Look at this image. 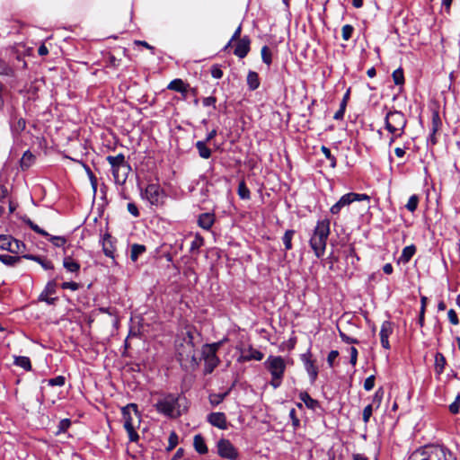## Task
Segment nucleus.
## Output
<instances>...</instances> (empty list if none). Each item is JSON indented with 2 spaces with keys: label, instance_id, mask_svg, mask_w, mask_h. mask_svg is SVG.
Instances as JSON below:
<instances>
[{
  "label": "nucleus",
  "instance_id": "obj_1",
  "mask_svg": "<svg viewBox=\"0 0 460 460\" xmlns=\"http://www.w3.org/2000/svg\"><path fill=\"white\" fill-rule=\"evenodd\" d=\"M194 333L192 328L187 327L176 338V356L181 367H195L199 365V359L196 357Z\"/></svg>",
  "mask_w": 460,
  "mask_h": 460
},
{
  "label": "nucleus",
  "instance_id": "obj_2",
  "mask_svg": "<svg viewBox=\"0 0 460 460\" xmlns=\"http://www.w3.org/2000/svg\"><path fill=\"white\" fill-rule=\"evenodd\" d=\"M330 220L325 218L318 220L309 240L311 249L317 258L323 256L327 245V239L330 234Z\"/></svg>",
  "mask_w": 460,
  "mask_h": 460
},
{
  "label": "nucleus",
  "instance_id": "obj_3",
  "mask_svg": "<svg viewBox=\"0 0 460 460\" xmlns=\"http://www.w3.org/2000/svg\"><path fill=\"white\" fill-rule=\"evenodd\" d=\"M409 460H457V457L445 446L431 445L413 452Z\"/></svg>",
  "mask_w": 460,
  "mask_h": 460
},
{
  "label": "nucleus",
  "instance_id": "obj_4",
  "mask_svg": "<svg viewBox=\"0 0 460 460\" xmlns=\"http://www.w3.org/2000/svg\"><path fill=\"white\" fill-rule=\"evenodd\" d=\"M106 160L111 167V173L115 183L124 184L131 171V167L126 161L125 155L121 153L117 155H108Z\"/></svg>",
  "mask_w": 460,
  "mask_h": 460
},
{
  "label": "nucleus",
  "instance_id": "obj_5",
  "mask_svg": "<svg viewBox=\"0 0 460 460\" xmlns=\"http://www.w3.org/2000/svg\"><path fill=\"white\" fill-rule=\"evenodd\" d=\"M265 368L271 376L270 385L278 388L281 385L286 371V361L281 356L270 355L264 361Z\"/></svg>",
  "mask_w": 460,
  "mask_h": 460
},
{
  "label": "nucleus",
  "instance_id": "obj_6",
  "mask_svg": "<svg viewBox=\"0 0 460 460\" xmlns=\"http://www.w3.org/2000/svg\"><path fill=\"white\" fill-rule=\"evenodd\" d=\"M122 418L124 420V429H126L128 438L131 442L138 440L139 436L136 431L135 419L139 423L140 414L136 403H128L121 408Z\"/></svg>",
  "mask_w": 460,
  "mask_h": 460
},
{
  "label": "nucleus",
  "instance_id": "obj_7",
  "mask_svg": "<svg viewBox=\"0 0 460 460\" xmlns=\"http://www.w3.org/2000/svg\"><path fill=\"white\" fill-rule=\"evenodd\" d=\"M180 396L174 394H168L155 403L156 411L167 417L177 418L181 415Z\"/></svg>",
  "mask_w": 460,
  "mask_h": 460
},
{
  "label": "nucleus",
  "instance_id": "obj_8",
  "mask_svg": "<svg viewBox=\"0 0 460 460\" xmlns=\"http://www.w3.org/2000/svg\"><path fill=\"white\" fill-rule=\"evenodd\" d=\"M222 342H214L211 344H205L202 347L201 356L205 362L204 372L206 374H211L214 369L217 367L220 360L217 355Z\"/></svg>",
  "mask_w": 460,
  "mask_h": 460
},
{
  "label": "nucleus",
  "instance_id": "obj_9",
  "mask_svg": "<svg viewBox=\"0 0 460 460\" xmlns=\"http://www.w3.org/2000/svg\"><path fill=\"white\" fill-rule=\"evenodd\" d=\"M385 124L391 134L398 132V136H402L407 125V119L402 111H390L385 115Z\"/></svg>",
  "mask_w": 460,
  "mask_h": 460
},
{
  "label": "nucleus",
  "instance_id": "obj_10",
  "mask_svg": "<svg viewBox=\"0 0 460 460\" xmlns=\"http://www.w3.org/2000/svg\"><path fill=\"white\" fill-rule=\"evenodd\" d=\"M141 197L151 205L158 207L164 204L166 195L159 184L150 183L141 191Z\"/></svg>",
  "mask_w": 460,
  "mask_h": 460
},
{
  "label": "nucleus",
  "instance_id": "obj_11",
  "mask_svg": "<svg viewBox=\"0 0 460 460\" xmlns=\"http://www.w3.org/2000/svg\"><path fill=\"white\" fill-rule=\"evenodd\" d=\"M369 199V196L365 193L349 192L341 196V199L331 207L330 211L332 214L337 215L341 212V210L343 208L349 206L354 201H362Z\"/></svg>",
  "mask_w": 460,
  "mask_h": 460
},
{
  "label": "nucleus",
  "instance_id": "obj_12",
  "mask_svg": "<svg viewBox=\"0 0 460 460\" xmlns=\"http://www.w3.org/2000/svg\"><path fill=\"white\" fill-rule=\"evenodd\" d=\"M217 447V453L222 458L227 460L237 459L239 456L238 451L228 439L221 438L218 440Z\"/></svg>",
  "mask_w": 460,
  "mask_h": 460
},
{
  "label": "nucleus",
  "instance_id": "obj_13",
  "mask_svg": "<svg viewBox=\"0 0 460 460\" xmlns=\"http://www.w3.org/2000/svg\"><path fill=\"white\" fill-rule=\"evenodd\" d=\"M301 360L304 363L305 369L309 376L310 382L314 384L318 376V367L314 365V361L311 358V353L308 351L302 354Z\"/></svg>",
  "mask_w": 460,
  "mask_h": 460
},
{
  "label": "nucleus",
  "instance_id": "obj_14",
  "mask_svg": "<svg viewBox=\"0 0 460 460\" xmlns=\"http://www.w3.org/2000/svg\"><path fill=\"white\" fill-rule=\"evenodd\" d=\"M207 420L212 426L217 427L222 430L226 429L228 427L226 416L224 412H211L208 415Z\"/></svg>",
  "mask_w": 460,
  "mask_h": 460
},
{
  "label": "nucleus",
  "instance_id": "obj_15",
  "mask_svg": "<svg viewBox=\"0 0 460 460\" xmlns=\"http://www.w3.org/2000/svg\"><path fill=\"white\" fill-rule=\"evenodd\" d=\"M392 333H393L392 323L389 321H385L381 325L379 336H380L381 345L385 349H390L389 337Z\"/></svg>",
  "mask_w": 460,
  "mask_h": 460
},
{
  "label": "nucleus",
  "instance_id": "obj_16",
  "mask_svg": "<svg viewBox=\"0 0 460 460\" xmlns=\"http://www.w3.org/2000/svg\"><path fill=\"white\" fill-rule=\"evenodd\" d=\"M263 353L250 346L248 349L242 350L239 361L247 362L251 360L261 361L263 358Z\"/></svg>",
  "mask_w": 460,
  "mask_h": 460
},
{
  "label": "nucleus",
  "instance_id": "obj_17",
  "mask_svg": "<svg viewBox=\"0 0 460 460\" xmlns=\"http://www.w3.org/2000/svg\"><path fill=\"white\" fill-rule=\"evenodd\" d=\"M250 44L251 40L248 36H244L242 39H240L235 46V49L234 50V54L238 57L239 58H245L249 51H250Z\"/></svg>",
  "mask_w": 460,
  "mask_h": 460
},
{
  "label": "nucleus",
  "instance_id": "obj_18",
  "mask_svg": "<svg viewBox=\"0 0 460 460\" xmlns=\"http://www.w3.org/2000/svg\"><path fill=\"white\" fill-rule=\"evenodd\" d=\"M10 128L13 136L20 135L26 128V121L23 118L13 113L10 118Z\"/></svg>",
  "mask_w": 460,
  "mask_h": 460
},
{
  "label": "nucleus",
  "instance_id": "obj_19",
  "mask_svg": "<svg viewBox=\"0 0 460 460\" xmlns=\"http://www.w3.org/2000/svg\"><path fill=\"white\" fill-rule=\"evenodd\" d=\"M102 251L107 257L114 259L115 246L111 234L106 233L102 238Z\"/></svg>",
  "mask_w": 460,
  "mask_h": 460
},
{
  "label": "nucleus",
  "instance_id": "obj_20",
  "mask_svg": "<svg viewBox=\"0 0 460 460\" xmlns=\"http://www.w3.org/2000/svg\"><path fill=\"white\" fill-rule=\"evenodd\" d=\"M215 223V215L213 213H202L199 216L198 225L204 230H209Z\"/></svg>",
  "mask_w": 460,
  "mask_h": 460
},
{
  "label": "nucleus",
  "instance_id": "obj_21",
  "mask_svg": "<svg viewBox=\"0 0 460 460\" xmlns=\"http://www.w3.org/2000/svg\"><path fill=\"white\" fill-rule=\"evenodd\" d=\"M23 258H26L28 260H31V261L38 262L46 270H50L54 269L52 261L46 258H43V257H40L38 255H31V254L23 255Z\"/></svg>",
  "mask_w": 460,
  "mask_h": 460
},
{
  "label": "nucleus",
  "instance_id": "obj_22",
  "mask_svg": "<svg viewBox=\"0 0 460 460\" xmlns=\"http://www.w3.org/2000/svg\"><path fill=\"white\" fill-rule=\"evenodd\" d=\"M299 399L305 404V406L310 410H316L320 403L317 400L313 399L307 392H301L299 394Z\"/></svg>",
  "mask_w": 460,
  "mask_h": 460
},
{
  "label": "nucleus",
  "instance_id": "obj_23",
  "mask_svg": "<svg viewBox=\"0 0 460 460\" xmlns=\"http://www.w3.org/2000/svg\"><path fill=\"white\" fill-rule=\"evenodd\" d=\"M447 360L445 356L441 352H437L435 355L434 369L438 376H440L444 372Z\"/></svg>",
  "mask_w": 460,
  "mask_h": 460
},
{
  "label": "nucleus",
  "instance_id": "obj_24",
  "mask_svg": "<svg viewBox=\"0 0 460 460\" xmlns=\"http://www.w3.org/2000/svg\"><path fill=\"white\" fill-rule=\"evenodd\" d=\"M260 78L257 72L254 71H249L247 75V85L249 90L254 91L259 88L260 86Z\"/></svg>",
  "mask_w": 460,
  "mask_h": 460
},
{
  "label": "nucleus",
  "instance_id": "obj_25",
  "mask_svg": "<svg viewBox=\"0 0 460 460\" xmlns=\"http://www.w3.org/2000/svg\"><path fill=\"white\" fill-rule=\"evenodd\" d=\"M63 267L68 271L72 273H77L80 270V264L74 261L72 257L66 256L63 260Z\"/></svg>",
  "mask_w": 460,
  "mask_h": 460
},
{
  "label": "nucleus",
  "instance_id": "obj_26",
  "mask_svg": "<svg viewBox=\"0 0 460 460\" xmlns=\"http://www.w3.org/2000/svg\"><path fill=\"white\" fill-rule=\"evenodd\" d=\"M195 146L201 158L208 159L211 156V150L207 146L206 141L199 140L196 142Z\"/></svg>",
  "mask_w": 460,
  "mask_h": 460
},
{
  "label": "nucleus",
  "instance_id": "obj_27",
  "mask_svg": "<svg viewBox=\"0 0 460 460\" xmlns=\"http://www.w3.org/2000/svg\"><path fill=\"white\" fill-rule=\"evenodd\" d=\"M193 445H194L195 450L198 453L206 454L208 452V447L206 446L205 440L200 434L194 436Z\"/></svg>",
  "mask_w": 460,
  "mask_h": 460
},
{
  "label": "nucleus",
  "instance_id": "obj_28",
  "mask_svg": "<svg viewBox=\"0 0 460 460\" xmlns=\"http://www.w3.org/2000/svg\"><path fill=\"white\" fill-rule=\"evenodd\" d=\"M415 252H416L415 245L411 244V245L405 246L402 249V254L400 257V261H402L403 263L409 262L411 261V259L413 257V255L415 254Z\"/></svg>",
  "mask_w": 460,
  "mask_h": 460
},
{
  "label": "nucleus",
  "instance_id": "obj_29",
  "mask_svg": "<svg viewBox=\"0 0 460 460\" xmlns=\"http://www.w3.org/2000/svg\"><path fill=\"white\" fill-rule=\"evenodd\" d=\"M146 251V248L143 244L134 243L130 249V259L132 261H137L138 257Z\"/></svg>",
  "mask_w": 460,
  "mask_h": 460
},
{
  "label": "nucleus",
  "instance_id": "obj_30",
  "mask_svg": "<svg viewBox=\"0 0 460 460\" xmlns=\"http://www.w3.org/2000/svg\"><path fill=\"white\" fill-rule=\"evenodd\" d=\"M13 364L23 368L26 371L31 370V359L25 356H15Z\"/></svg>",
  "mask_w": 460,
  "mask_h": 460
},
{
  "label": "nucleus",
  "instance_id": "obj_31",
  "mask_svg": "<svg viewBox=\"0 0 460 460\" xmlns=\"http://www.w3.org/2000/svg\"><path fill=\"white\" fill-rule=\"evenodd\" d=\"M237 194L241 199L248 200L251 199V191L243 180L238 184Z\"/></svg>",
  "mask_w": 460,
  "mask_h": 460
},
{
  "label": "nucleus",
  "instance_id": "obj_32",
  "mask_svg": "<svg viewBox=\"0 0 460 460\" xmlns=\"http://www.w3.org/2000/svg\"><path fill=\"white\" fill-rule=\"evenodd\" d=\"M167 88L178 93H185L186 85L181 79H174L168 84Z\"/></svg>",
  "mask_w": 460,
  "mask_h": 460
},
{
  "label": "nucleus",
  "instance_id": "obj_33",
  "mask_svg": "<svg viewBox=\"0 0 460 460\" xmlns=\"http://www.w3.org/2000/svg\"><path fill=\"white\" fill-rule=\"evenodd\" d=\"M296 234V231L293 229L287 230L282 237V242L284 243L286 251H289L292 249V239Z\"/></svg>",
  "mask_w": 460,
  "mask_h": 460
},
{
  "label": "nucleus",
  "instance_id": "obj_34",
  "mask_svg": "<svg viewBox=\"0 0 460 460\" xmlns=\"http://www.w3.org/2000/svg\"><path fill=\"white\" fill-rule=\"evenodd\" d=\"M11 244H12V246L10 247L8 252H10L12 253L18 254V253L23 252L25 250V244L22 242L13 238V237L12 238Z\"/></svg>",
  "mask_w": 460,
  "mask_h": 460
},
{
  "label": "nucleus",
  "instance_id": "obj_35",
  "mask_svg": "<svg viewBox=\"0 0 460 460\" xmlns=\"http://www.w3.org/2000/svg\"><path fill=\"white\" fill-rule=\"evenodd\" d=\"M20 261H21V257H19V256H12V255H8V254H1L0 255V261L7 266H13Z\"/></svg>",
  "mask_w": 460,
  "mask_h": 460
},
{
  "label": "nucleus",
  "instance_id": "obj_36",
  "mask_svg": "<svg viewBox=\"0 0 460 460\" xmlns=\"http://www.w3.org/2000/svg\"><path fill=\"white\" fill-rule=\"evenodd\" d=\"M261 54L263 63L270 66L272 63V52L268 46H263Z\"/></svg>",
  "mask_w": 460,
  "mask_h": 460
},
{
  "label": "nucleus",
  "instance_id": "obj_37",
  "mask_svg": "<svg viewBox=\"0 0 460 460\" xmlns=\"http://www.w3.org/2000/svg\"><path fill=\"white\" fill-rule=\"evenodd\" d=\"M33 160L34 155L30 151H26L21 159L22 169L29 168L32 164Z\"/></svg>",
  "mask_w": 460,
  "mask_h": 460
},
{
  "label": "nucleus",
  "instance_id": "obj_38",
  "mask_svg": "<svg viewBox=\"0 0 460 460\" xmlns=\"http://www.w3.org/2000/svg\"><path fill=\"white\" fill-rule=\"evenodd\" d=\"M442 121L437 111L433 112L430 131L437 133L440 129Z\"/></svg>",
  "mask_w": 460,
  "mask_h": 460
},
{
  "label": "nucleus",
  "instance_id": "obj_39",
  "mask_svg": "<svg viewBox=\"0 0 460 460\" xmlns=\"http://www.w3.org/2000/svg\"><path fill=\"white\" fill-rule=\"evenodd\" d=\"M204 244V238L197 234L194 239L191 241L190 251L194 252L195 251H199V249Z\"/></svg>",
  "mask_w": 460,
  "mask_h": 460
},
{
  "label": "nucleus",
  "instance_id": "obj_40",
  "mask_svg": "<svg viewBox=\"0 0 460 460\" xmlns=\"http://www.w3.org/2000/svg\"><path fill=\"white\" fill-rule=\"evenodd\" d=\"M46 237L56 247H61V246L65 245L66 243V239L64 236L49 234Z\"/></svg>",
  "mask_w": 460,
  "mask_h": 460
},
{
  "label": "nucleus",
  "instance_id": "obj_41",
  "mask_svg": "<svg viewBox=\"0 0 460 460\" xmlns=\"http://www.w3.org/2000/svg\"><path fill=\"white\" fill-rule=\"evenodd\" d=\"M57 292V282L55 279L49 280L45 286L44 290L42 291L43 296H51Z\"/></svg>",
  "mask_w": 460,
  "mask_h": 460
},
{
  "label": "nucleus",
  "instance_id": "obj_42",
  "mask_svg": "<svg viewBox=\"0 0 460 460\" xmlns=\"http://www.w3.org/2000/svg\"><path fill=\"white\" fill-rule=\"evenodd\" d=\"M418 204H419V197L417 195H411L409 199H408V202L407 204L405 205V208L410 211V212H414L417 208H418Z\"/></svg>",
  "mask_w": 460,
  "mask_h": 460
},
{
  "label": "nucleus",
  "instance_id": "obj_43",
  "mask_svg": "<svg viewBox=\"0 0 460 460\" xmlns=\"http://www.w3.org/2000/svg\"><path fill=\"white\" fill-rule=\"evenodd\" d=\"M383 396H384L383 389L382 388L377 389L373 396V399H372L371 404H373V408H376V409L379 408V406L382 402V400H383Z\"/></svg>",
  "mask_w": 460,
  "mask_h": 460
},
{
  "label": "nucleus",
  "instance_id": "obj_44",
  "mask_svg": "<svg viewBox=\"0 0 460 460\" xmlns=\"http://www.w3.org/2000/svg\"><path fill=\"white\" fill-rule=\"evenodd\" d=\"M393 79L396 85H402L404 83V75L402 68H397L393 72Z\"/></svg>",
  "mask_w": 460,
  "mask_h": 460
},
{
  "label": "nucleus",
  "instance_id": "obj_45",
  "mask_svg": "<svg viewBox=\"0 0 460 460\" xmlns=\"http://www.w3.org/2000/svg\"><path fill=\"white\" fill-rule=\"evenodd\" d=\"M12 238L13 236L11 235L0 234V248L2 250L9 251L12 246Z\"/></svg>",
  "mask_w": 460,
  "mask_h": 460
},
{
  "label": "nucleus",
  "instance_id": "obj_46",
  "mask_svg": "<svg viewBox=\"0 0 460 460\" xmlns=\"http://www.w3.org/2000/svg\"><path fill=\"white\" fill-rule=\"evenodd\" d=\"M321 151L324 155L325 158L329 160L331 167H336V158L332 155L331 150L327 146H323L321 147Z\"/></svg>",
  "mask_w": 460,
  "mask_h": 460
},
{
  "label": "nucleus",
  "instance_id": "obj_47",
  "mask_svg": "<svg viewBox=\"0 0 460 460\" xmlns=\"http://www.w3.org/2000/svg\"><path fill=\"white\" fill-rule=\"evenodd\" d=\"M227 394H228L227 392H226L224 394H211L209 396V402L212 405H217L224 401V399L226 397Z\"/></svg>",
  "mask_w": 460,
  "mask_h": 460
},
{
  "label": "nucleus",
  "instance_id": "obj_48",
  "mask_svg": "<svg viewBox=\"0 0 460 460\" xmlns=\"http://www.w3.org/2000/svg\"><path fill=\"white\" fill-rule=\"evenodd\" d=\"M353 31H354V28L352 25H350V24L343 25L342 29H341L342 39L346 41L349 40L351 38Z\"/></svg>",
  "mask_w": 460,
  "mask_h": 460
},
{
  "label": "nucleus",
  "instance_id": "obj_49",
  "mask_svg": "<svg viewBox=\"0 0 460 460\" xmlns=\"http://www.w3.org/2000/svg\"><path fill=\"white\" fill-rule=\"evenodd\" d=\"M48 385L50 386H63L66 383V378L63 376H58L54 378H50L48 381Z\"/></svg>",
  "mask_w": 460,
  "mask_h": 460
},
{
  "label": "nucleus",
  "instance_id": "obj_50",
  "mask_svg": "<svg viewBox=\"0 0 460 460\" xmlns=\"http://www.w3.org/2000/svg\"><path fill=\"white\" fill-rule=\"evenodd\" d=\"M178 444V435L176 432L172 431L169 438H168V447H166L167 451L172 450Z\"/></svg>",
  "mask_w": 460,
  "mask_h": 460
},
{
  "label": "nucleus",
  "instance_id": "obj_51",
  "mask_svg": "<svg viewBox=\"0 0 460 460\" xmlns=\"http://www.w3.org/2000/svg\"><path fill=\"white\" fill-rule=\"evenodd\" d=\"M373 410V404H368L364 408L362 412V420L365 424L368 423L370 417L372 416Z\"/></svg>",
  "mask_w": 460,
  "mask_h": 460
},
{
  "label": "nucleus",
  "instance_id": "obj_52",
  "mask_svg": "<svg viewBox=\"0 0 460 460\" xmlns=\"http://www.w3.org/2000/svg\"><path fill=\"white\" fill-rule=\"evenodd\" d=\"M27 225L30 226V228L31 230H33L35 233L42 235V236H48L49 235V234L48 232H46L44 229L40 228L38 225H36L35 223H33L31 220H28L27 221Z\"/></svg>",
  "mask_w": 460,
  "mask_h": 460
},
{
  "label": "nucleus",
  "instance_id": "obj_53",
  "mask_svg": "<svg viewBox=\"0 0 460 460\" xmlns=\"http://www.w3.org/2000/svg\"><path fill=\"white\" fill-rule=\"evenodd\" d=\"M460 410V394H457L456 400L449 405V411L453 414H457Z\"/></svg>",
  "mask_w": 460,
  "mask_h": 460
},
{
  "label": "nucleus",
  "instance_id": "obj_54",
  "mask_svg": "<svg viewBox=\"0 0 460 460\" xmlns=\"http://www.w3.org/2000/svg\"><path fill=\"white\" fill-rule=\"evenodd\" d=\"M13 69L3 60H0V75H13Z\"/></svg>",
  "mask_w": 460,
  "mask_h": 460
},
{
  "label": "nucleus",
  "instance_id": "obj_55",
  "mask_svg": "<svg viewBox=\"0 0 460 460\" xmlns=\"http://www.w3.org/2000/svg\"><path fill=\"white\" fill-rule=\"evenodd\" d=\"M339 335L341 339V341L348 344H358V341L355 338L348 336L346 333L339 330Z\"/></svg>",
  "mask_w": 460,
  "mask_h": 460
},
{
  "label": "nucleus",
  "instance_id": "obj_56",
  "mask_svg": "<svg viewBox=\"0 0 460 460\" xmlns=\"http://www.w3.org/2000/svg\"><path fill=\"white\" fill-rule=\"evenodd\" d=\"M61 288L63 289H70L72 291H76L80 288V284L74 282V281H67V282H63L61 284Z\"/></svg>",
  "mask_w": 460,
  "mask_h": 460
},
{
  "label": "nucleus",
  "instance_id": "obj_57",
  "mask_svg": "<svg viewBox=\"0 0 460 460\" xmlns=\"http://www.w3.org/2000/svg\"><path fill=\"white\" fill-rule=\"evenodd\" d=\"M289 417H290V419L292 420V426L294 427V429H297L300 426V420L296 417V410L294 408L290 410Z\"/></svg>",
  "mask_w": 460,
  "mask_h": 460
},
{
  "label": "nucleus",
  "instance_id": "obj_58",
  "mask_svg": "<svg viewBox=\"0 0 460 460\" xmlns=\"http://www.w3.org/2000/svg\"><path fill=\"white\" fill-rule=\"evenodd\" d=\"M339 351L338 350H331L327 356V363L330 367L334 366V360L338 358Z\"/></svg>",
  "mask_w": 460,
  "mask_h": 460
},
{
  "label": "nucleus",
  "instance_id": "obj_59",
  "mask_svg": "<svg viewBox=\"0 0 460 460\" xmlns=\"http://www.w3.org/2000/svg\"><path fill=\"white\" fill-rule=\"evenodd\" d=\"M447 317H448L449 322L453 325H457L459 323L457 314H456V312L454 309H450L447 312Z\"/></svg>",
  "mask_w": 460,
  "mask_h": 460
},
{
  "label": "nucleus",
  "instance_id": "obj_60",
  "mask_svg": "<svg viewBox=\"0 0 460 460\" xmlns=\"http://www.w3.org/2000/svg\"><path fill=\"white\" fill-rule=\"evenodd\" d=\"M211 75L216 79H220L223 76V71L219 66L214 65L211 67Z\"/></svg>",
  "mask_w": 460,
  "mask_h": 460
},
{
  "label": "nucleus",
  "instance_id": "obj_61",
  "mask_svg": "<svg viewBox=\"0 0 460 460\" xmlns=\"http://www.w3.org/2000/svg\"><path fill=\"white\" fill-rule=\"evenodd\" d=\"M375 386V376H368L364 382V388L367 391H370Z\"/></svg>",
  "mask_w": 460,
  "mask_h": 460
},
{
  "label": "nucleus",
  "instance_id": "obj_62",
  "mask_svg": "<svg viewBox=\"0 0 460 460\" xmlns=\"http://www.w3.org/2000/svg\"><path fill=\"white\" fill-rule=\"evenodd\" d=\"M216 102L217 98L214 96H208L202 100L203 106L205 107L212 106L214 109H216Z\"/></svg>",
  "mask_w": 460,
  "mask_h": 460
},
{
  "label": "nucleus",
  "instance_id": "obj_63",
  "mask_svg": "<svg viewBox=\"0 0 460 460\" xmlns=\"http://www.w3.org/2000/svg\"><path fill=\"white\" fill-rule=\"evenodd\" d=\"M349 353H350L349 362L353 367H355L357 364V361H358V349L355 347H350Z\"/></svg>",
  "mask_w": 460,
  "mask_h": 460
},
{
  "label": "nucleus",
  "instance_id": "obj_64",
  "mask_svg": "<svg viewBox=\"0 0 460 460\" xmlns=\"http://www.w3.org/2000/svg\"><path fill=\"white\" fill-rule=\"evenodd\" d=\"M71 425V420L69 419H63L60 420L58 425V431L65 432Z\"/></svg>",
  "mask_w": 460,
  "mask_h": 460
}]
</instances>
